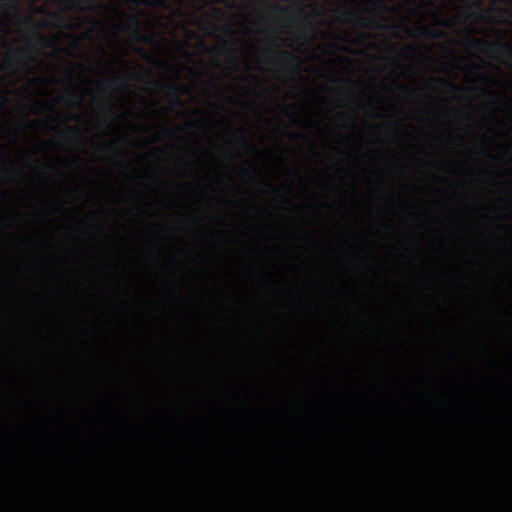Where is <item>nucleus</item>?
<instances>
[{
    "label": "nucleus",
    "instance_id": "f257e3e1",
    "mask_svg": "<svg viewBox=\"0 0 512 512\" xmlns=\"http://www.w3.org/2000/svg\"><path fill=\"white\" fill-rule=\"evenodd\" d=\"M464 44L465 46L470 47L472 49H476L478 51H500L501 53H503L504 56L512 59V46L508 43L488 42L481 38H474L472 40L465 41Z\"/></svg>",
    "mask_w": 512,
    "mask_h": 512
},
{
    "label": "nucleus",
    "instance_id": "f03ea898",
    "mask_svg": "<svg viewBox=\"0 0 512 512\" xmlns=\"http://www.w3.org/2000/svg\"><path fill=\"white\" fill-rule=\"evenodd\" d=\"M150 87L157 92H167L169 94L170 99H172L173 104L182 105L181 93L186 92L187 88L176 83L175 81L170 82L169 84H163L159 80H152L148 82Z\"/></svg>",
    "mask_w": 512,
    "mask_h": 512
},
{
    "label": "nucleus",
    "instance_id": "7ed1b4c3",
    "mask_svg": "<svg viewBox=\"0 0 512 512\" xmlns=\"http://www.w3.org/2000/svg\"><path fill=\"white\" fill-rule=\"evenodd\" d=\"M276 55L286 63L290 74L301 81L302 78L301 75H299V73H301V59L299 56L287 50H276Z\"/></svg>",
    "mask_w": 512,
    "mask_h": 512
},
{
    "label": "nucleus",
    "instance_id": "20e7f679",
    "mask_svg": "<svg viewBox=\"0 0 512 512\" xmlns=\"http://www.w3.org/2000/svg\"><path fill=\"white\" fill-rule=\"evenodd\" d=\"M60 22L59 14H52V21H44L41 24L34 25V31H38L42 28L50 27V26H58ZM34 39H36L37 45L41 46V48L48 47H56V41L52 39H48L45 36L34 32Z\"/></svg>",
    "mask_w": 512,
    "mask_h": 512
},
{
    "label": "nucleus",
    "instance_id": "39448f33",
    "mask_svg": "<svg viewBox=\"0 0 512 512\" xmlns=\"http://www.w3.org/2000/svg\"><path fill=\"white\" fill-rule=\"evenodd\" d=\"M398 28L404 30L410 37H426L428 39H439L444 36L443 31L435 28L426 26L418 27L417 30L411 29L406 26H398Z\"/></svg>",
    "mask_w": 512,
    "mask_h": 512
},
{
    "label": "nucleus",
    "instance_id": "423d86ee",
    "mask_svg": "<svg viewBox=\"0 0 512 512\" xmlns=\"http://www.w3.org/2000/svg\"><path fill=\"white\" fill-rule=\"evenodd\" d=\"M131 34H133V38L137 42H143L145 44L154 43V35L144 34V33L140 32V28L138 27V20H137L136 16H133V25H131Z\"/></svg>",
    "mask_w": 512,
    "mask_h": 512
},
{
    "label": "nucleus",
    "instance_id": "0eeeda50",
    "mask_svg": "<svg viewBox=\"0 0 512 512\" xmlns=\"http://www.w3.org/2000/svg\"><path fill=\"white\" fill-rule=\"evenodd\" d=\"M358 23L364 28H370L375 30H381L382 25L379 23L376 18H370L367 16H359Z\"/></svg>",
    "mask_w": 512,
    "mask_h": 512
},
{
    "label": "nucleus",
    "instance_id": "6e6552de",
    "mask_svg": "<svg viewBox=\"0 0 512 512\" xmlns=\"http://www.w3.org/2000/svg\"><path fill=\"white\" fill-rule=\"evenodd\" d=\"M236 133H237V135H239L240 144H242V146H244V148H245V150H247V152L254 154V155H259L260 152L257 149V147L254 144L250 143L245 138V133L242 130H237Z\"/></svg>",
    "mask_w": 512,
    "mask_h": 512
},
{
    "label": "nucleus",
    "instance_id": "1a4fd4ad",
    "mask_svg": "<svg viewBox=\"0 0 512 512\" xmlns=\"http://www.w3.org/2000/svg\"><path fill=\"white\" fill-rule=\"evenodd\" d=\"M370 3H372L373 8L382 13L390 12V7L387 5V0H370Z\"/></svg>",
    "mask_w": 512,
    "mask_h": 512
},
{
    "label": "nucleus",
    "instance_id": "9d476101",
    "mask_svg": "<svg viewBox=\"0 0 512 512\" xmlns=\"http://www.w3.org/2000/svg\"><path fill=\"white\" fill-rule=\"evenodd\" d=\"M112 83L119 85L120 89L126 88V81L121 77L108 78V79L102 81V85H104V86H108Z\"/></svg>",
    "mask_w": 512,
    "mask_h": 512
},
{
    "label": "nucleus",
    "instance_id": "9b49d317",
    "mask_svg": "<svg viewBox=\"0 0 512 512\" xmlns=\"http://www.w3.org/2000/svg\"><path fill=\"white\" fill-rule=\"evenodd\" d=\"M431 81H432V83L444 84V85H446V87H448V89H450L452 91L460 90V87L455 85L451 81L443 80L441 78H432Z\"/></svg>",
    "mask_w": 512,
    "mask_h": 512
},
{
    "label": "nucleus",
    "instance_id": "f8f14e48",
    "mask_svg": "<svg viewBox=\"0 0 512 512\" xmlns=\"http://www.w3.org/2000/svg\"><path fill=\"white\" fill-rule=\"evenodd\" d=\"M295 14L306 19V26H308L309 29L312 30V26L310 25V22H309V19H310V17H312V14L305 13L304 9L301 6L295 7Z\"/></svg>",
    "mask_w": 512,
    "mask_h": 512
},
{
    "label": "nucleus",
    "instance_id": "ddd939ff",
    "mask_svg": "<svg viewBox=\"0 0 512 512\" xmlns=\"http://www.w3.org/2000/svg\"><path fill=\"white\" fill-rule=\"evenodd\" d=\"M0 4L8 7L12 11H18V2L17 0H0Z\"/></svg>",
    "mask_w": 512,
    "mask_h": 512
},
{
    "label": "nucleus",
    "instance_id": "4468645a",
    "mask_svg": "<svg viewBox=\"0 0 512 512\" xmlns=\"http://www.w3.org/2000/svg\"><path fill=\"white\" fill-rule=\"evenodd\" d=\"M47 109H51V105H49L47 102H37L33 106V113H38Z\"/></svg>",
    "mask_w": 512,
    "mask_h": 512
},
{
    "label": "nucleus",
    "instance_id": "2eb2a0df",
    "mask_svg": "<svg viewBox=\"0 0 512 512\" xmlns=\"http://www.w3.org/2000/svg\"><path fill=\"white\" fill-rule=\"evenodd\" d=\"M69 9L82 10V0H70Z\"/></svg>",
    "mask_w": 512,
    "mask_h": 512
},
{
    "label": "nucleus",
    "instance_id": "dca6fc26",
    "mask_svg": "<svg viewBox=\"0 0 512 512\" xmlns=\"http://www.w3.org/2000/svg\"><path fill=\"white\" fill-rule=\"evenodd\" d=\"M315 36L311 34L310 36H305L303 34L298 35L297 39L301 42V44H307L313 40Z\"/></svg>",
    "mask_w": 512,
    "mask_h": 512
},
{
    "label": "nucleus",
    "instance_id": "f3484780",
    "mask_svg": "<svg viewBox=\"0 0 512 512\" xmlns=\"http://www.w3.org/2000/svg\"><path fill=\"white\" fill-rule=\"evenodd\" d=\"M11 54L17 57H21L26 54V51L19 47H11Z\"/></svg>",
    "mask_w": 512,
    "mask_h": 512
},
{
    "label": "nucleus",
    "instance_id": "a211bd4d",
    "mask_svg": "<svg viewBox=\"0 0 512 512\" xmlns=\"http://www.w3.org/2000/svg\"><path fill=\"white\" fill-rule=\"evenodd\" d=\"M134 8H138L140 6H148L151 5L149 0H133Z\"/></svg>",
    "mask_w": 512,
    "mask_h": 512
},
{
    "label": "nucleus",
    "instance_id": "6ab92c4d",
    "mask_svg": "<svg viewBox=\"0 0 512 512\" xmlns=\"http://www.w3.org/2000/svg\"><path fill=\"white\" fill-rule=\"evenodd\" d=\"M470 90H473V91H478L479 90V91L482 92V94L489 95V96L494 98L493 92L490 91V89H488V88H470Z\"/></svg>",
    "mask_w": 512,
    "mask_h": 512
},
{
    "label": "nucleus",
    "instance_id": "aec40b11",
    "mask_svg": "<svg viewBox=\"0 0 512 512\" xmlns=\"http://www.w3.org/2000/svg\"><path fill=\"white\" fill-rule=\"evenodd\" d=\"M272 10L277 13H287L290 11V9H288L287 7H280L278 5H273Z\"/></svg>",
    "mask_w": 512,
    "mask_h": 512
},
{
    "label": "nucleus",
    "instance_id": "412c9836",
    "mask_svg": "<svg viewBox=\"0 0 512 512\" xmlns=\"http://www.w3.org/2000/svg\"><path fill=\"white\" fill-rule=\"evenodd\" d=\"M69 97H75L76 105L80 106L82 104V93L74 95L71 93V91H69Z\"/></svg>",
    "mask_w": 512,
    "mask_h": 512
},
{
    "label": "nucleus",
    "instance_id": "4be33fe9",
    "mask_svg": "<svg viewBox=\"0 0 512 512\" xmlns=\"http://www.w3.org/2000/svg\"><path fill=\"white\" fill-rule=\"evenodd\" d=\"M212 12H214V15H215V17H217V19H221L224 17L223 10H221L219 8H214V10H212Z\"/></svg>",
    "mask_w": 512,
    "mask_h": 512
},
{
    "label": "nucleus",
    "instance_id": "5701e85b",
    "mask_svg": "<svg viewBox=\"0 0 512 512\" xmlns=\"http://www.w3.org/2000/svg\"><path fill=\"white\" fill-rule=\"evenodd\" d=\"M272 191H273V194L283 197L284 201L288 202V199L282 193H280L279 189L273 188Z\"/></svg>",
    "mask_w": 512,
    "mask_h": 512
},
{
    "label": "nucleus",
    "instance_id": "b1692460",
    "mask_svg": "<svg viewBox=\"0 0 512 512\" xmlns=\"http://www.w3.org/2000/svg\"><path fill=\"white\" fill-rule=\"evenodd\" d=\"M439 25H440V26H443V27H445V28H448V27H449V21H448V20H446V19H443V18H442V19H439Z\"/></svg>",
    "mask_w": 512,
    "mask_h": 512
},
{
    "label": "nucleus",
    "instance_id": "393cba45",
    "mask_svg": "<svg viewBox=\"0 0 512 512\" xmlns=\"http://www.w3.org/2000/svg\"><path fill=\"white\" fill-rule=\"evenodd\" d=\"M340 12H342V14H344L345 18H350V17L354 16V13H352L350 11L340 10Z\"/></svg>",
    "mask_w": 512,
    "mask_h": 512
},
{
    "label": "nucleus",
    "instance_id": "a878e982",
    "mask_svg": "<svg viewBox=\"0 0 512 512\" xmlns=\"http://www.w3.org/2000/svg\"><path fill=\"white\" fill-rule=\"evenodd\" d=\"M225 33L226 35L230 36V37H233L235 36V31H233L232 29L230 28H225Z\"/></svg>",
    "mask_w": 512,
    "mask_h": 512
},
{
    "label": "nucleus",
    "instance_id": "bb28decb",
    "mask_svg": "<svg viewBox=\"0 0 512 512\" xmlns=\"http://www.w3.org/2000/svg\"><path fill=\"white\" fill-rule=\"evenodd\" d=\"M67 131H69V133H73V134L79 133V130H77L76 127H69V128H67Z\"/></svg>",
    "mask_w": 512,
    "mask_h": 512
},
{
    "label": "nucleus",
    "instance_id": "cd10ccee",
    "mask_svg": "<svg viewBox=\"0 0 512 512\" xmlns=\"http://www.w3.org/2000/svg\"><path fill=\"white\" fill-rule=\"evenodd\" d=\"M90 36H88V33H85L83 34L82 36H80V38H78V41H82L84 39H88Z\"/></svg>",
    "mask_w": 512,
    "mask_h": 512
},
{
    "label": "nucleus",
    "instance_id": "c85d7f7f",
    "mask_svg": "<svg viewBox=\"0 0 512 512\" xmlns=\"http://www.w3.org/2000/svg\"><path fill=\"white\" fill-rule=\"evenodd\" d=\"M94 26L97 27V28H101V22L95 21L94 22Z\"/></svg>",
    "mask_w": 512,
    "mask_h": 512
},
{
    "label": "nucleus",
    "instance_id": "c756f323",
    "mask_svg": "<svg viewBox=\"0 0 512 512\" xmlns=\"http://www.w3.org/2000/svg\"><path fill=\"white\" fill-rule=\"evenodd\" d=\"M25 24L26 25H31L32 24L31 18H28L27 20H25Z\"/></svg>",
    "mask_w": 512,
    "mask_h": 512
},
{
    "label": "nucleus",
    "instance_id": "7c9ffc66",
    "mask_svg": "<svg viewBox=\"0 0 512 512\" xmlns=\"http://www.w3.org/2000/svg\"><path fill=\"white\" fill-rule=\"evenodd\" d=\"M230 62H231V65H233V68L235 69V62H234V57H230Z\"/></svg>",
    "mask_w": 512,
    "mask_h": 512
},
{
    "label": "nucleus",
    "instance_id": "2f4dec72",
    "mask_svg": "<svg viewBox=\"0 0 512 512\" xmlns=\"http://www.w3.org/2000/svg\"><path fill=\"white\" fill-rule=\"evenodd\" d=\"M112 146H113V143H106L105 144V147L108 148V149H110Z\"/></svg>",
    "mask_w": 512,
    "mask_h": 512
},
{
    "label": "nucleus",
    "instance_id": "473e14b6",
    "mask_svg": "<svg viewBox=\"0 0 512 512\" xmlns=\"http://www.w3.org/2000/svg\"><path fill=\"white\" fill-rule=\"evenodd\" d=\"M426 6H428V7L432 8V7H433V4H432V2H426Z\"/></svg>",
    "mask_w": 512,
    "mask_h": 512
},
{
    "label": "nucleus",
    "instance_id": "72a5a7b5",
    "mask_svg": "<svg viewBox=\"0 0 512 512\" xmlns=\"http://www.w3.org/2000/svg\"><path fill=\"white\" fill-rule=\"evenodd\" d=\"M350 101H357V98H355L353 95H350Z\"/></svg>",
    "mask_w": 512,
    "mask_h": 512
},
{
    "label": "nucleus",
    "instance_id": "f704fd0d",
    "mask_svg": "<svg viewBox=\"0 0 512 512\" xmlns=\"http://www.w3.org/2000/svg\"><path fill=\"white\" fill-rule=\"evenodd\" d=\"M472 67L475 68V69H479V66L475 63L472 64Z\"/></svg>",
    "mask_w": 512,
    "mask_h": 512
},
{
    "label": "nucleus",
    "instance_id": "c9c22d12",
    "mask_svg": "<svg viewBox=\"0 0 512 512\" xmlns=\"http://www.w3.org/2000/svg\"><path fill=\"white\" fill-rule=\"evenodd\" d=\"M70 121H76V116H70Z\"/></svg>",
    "mask_w": 512,
    "mask_h": 512
},
{
    "label": "nucleus",
    "instance_id": "e433bc0d",
    "mask_svg": "<svg viewBox=\"0 0 512 512\" xmlns=\"http://www.w3.org/2000/svg\"><path fill=\"white\" fill-rule=\"evenodd\" d=\"M431 14H432V15H437V12H436L434 9H432V10H431Z\"/></svg>",
    "mask_w": 512,
    "mask_h": 512
},
{
    "label": "nucleus",
    "instance_id": "4c0bfd02",
    "mask_svg": "<svg viewBox=\"0 0 512 512\" xmlns=\"http://www.w3.org/2000/svg\"><path fill=\"white\" fill-rule=\"evenodd\" d=\"M475 6H476V8H479L480 7V1L476 2Z\"/></svg>",
    "mask_w": 512,
    "mask_h": 512
},
{
    "label": "nucleus",
    "instance_id": "58836bf2",
    "mask_svg": "<svg viewBox=\"0 0 512 512\" xmlns=\"http://www.w3.org/2000/svg\"><path fill=\"white\" fill-rule=\"evenodd\" d=\"M220 3L226 4L227 0H219Z\"/></svg>",
    "mask_w": 512,
    "mask_h": 512
},
{
    "label": "nucleus",
    "instance_id": "ea45409f",
    "mask_svg": "<svg viewBox=\"0 0 512 512\" xmlns=\"http://www.w3.org/2000/svg\"><path fill=\"white\" fill-rule=\"evenodd\" d=\"M390 48H392L393 50L396 49V46L392 45V44H389Z\"/></svg>",
    "mask_w": 512,
    "mask_h": 512
},
{
    "label": "nucleus",
    "instance_id": "a19ab883",
    "mask_svg": "<svg viewBox=\"0 0 512 512\" xmlns=\"http://www.w3.org/2000/svg\"><path fill=\"white\" fill-rule=\"evenodd\" d=\"M350 3L355 5V1L354 0H350Z\"/></svg>",
    "mask_w": 512,
    "mask_h": 512
},
{
    "label": "nucleus",
    "instance_id": "79ce46f5",
    "mask_svg": "<svg viewBox=\"0 0 512 512\" xmlns=\"http://www.w3.org/2000/svg\"><path fill=\"white\" fill-rule=\"evenodd\" d=\"M26 125H28V126H30V127H31V126H32V123H31V122H28V123H26Z\"/></svg>",
    "mask_w": 512,
    "mask_h": 512
},
{
    "label": "nucleus",
    "instance_id": "37998d69",
    "mask_svg": "<svg viewBox=\"0 0 512 512\" xmlns=\"http://www.w3.org/2000/svg\"><path fill=\"white\" fill-rule=\"evenodd\" d=\"M282 1H286V2H292V1H295V0H282Z\"/></svg>",
    "mask_w": 512,
    "mask_h": 512
},
{
    "label": "nucleus",
    "instance_id": "c03bdc74",
    "mask_svg": "<svg viewBox=\"0 0 512 512\" xmlns=\"http://www.w3.org/2000/svg\"><path fill=\"white\" fill-rule=\"evenodd\" d=\"M123 1H125V2H130L131 0H123Z\"/></svg>",
    "mask_w": 512,
    "mask_h": 512
}]
</instances>
